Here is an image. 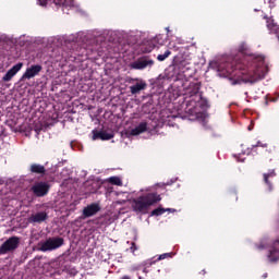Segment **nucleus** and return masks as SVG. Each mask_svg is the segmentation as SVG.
I'll use <instances>...</instances> for the list:
<instances>
[{"label": "nucleus", "instance_id": "b1692460", "mask_svg": "<svg viewBox=\"0 0 279 279\" xmlns=\"http://www.w3.org/2000/svg\"><path fill=\"white\" fill-rule=\"evenodd\" d=\"M165 258H171V253H163L156 260H165Z\"/></svg>", "mask_w": 279, "mask_h": 279}, {"label": "nucleus", "instance_id": "f8f14e48", "mask_svg": "<svg viewBox=\"0 0 279 279\" xmlns=\"http://www.w3.org/2000/svg\"><path fill=\"white\" fill-rule=\"evenodd\" d=\"M264 182L268 187V191H274V184H271V180L276 177V170H269L268 173H264Z\"/></svg>", "mask_w": 279, "mask_h": 279}, {"label": "nucleus", "instance_id": "dca6fc26", "mask_svg": "<svg viewBox=\"0 0 279 279\" xmlns=\"http://www.w3.org/2000/svg\"><path fill=\"white\" fill-rule=\"evenodd\" d=\"M45 166L40 163H33L31 165V173H37L38 175H45L46 173Z\"/></svg>", "mask_w": 279, "mask_h": 279}, {"label": "nucleus", "instance_id": "f257e3e1", "mask_svg": "<svg viewBox=\"0 0 279 279\" xmlns=\"http://www.w3.org/2000/svg\"><path fill=\"white\" fill-rule=\"evenodd\" d=\"M162 197L160 194L156 192H147L144 195H141L137 198L132 201V208L134 213H142V215H147V210L151 208V206H156L158 202H160Z\"/></svg>", "mask_w": 279, "mask_h": 279}, {"label": "nucleus", "instance_id": "2f4dec72", "mask_svg": "<svg viewBox=\"0 0 279 279\" xmlns=\"http://www.w3.org/2000/svg\"><path fill=\"white\" fill-rule=\"evenodd\" d=\"M166 31H167V32H170V31H169V27H167Z\"/></svg>", "mask_w": 279, "mask_h": 279}, {"label": "nucleus", "instance_id": "c756f323", "mask_svg": "<svg viewBox=\"0 0 279 279\" xmlns=\"http://www.w3.org/2000/svg\"><path fill=\"white\" fill-rule=\"evenodd\" d=\"M143 191H145V193H149V189L141 190L142 193H143Z\"/></svg>", "mask_w": 279, "mask_h": 279}, {"label": "nucleus", "instance_id": "423d86ee", "mask_svg": "<svg viewBox=\"0 0 279 279\" xmlns=\"http://www.w3.org/2000/svg\"><path fill=\"white\" fill-rule=\"evenodd\" d=\"M32 192L35 197H45L49 193V183L47 182H37L32 186Z\"/></svg>", "mask_w": 279, "mask_h": 279}, {"label": "nucleus", "instance_id": "4468645a", "mask_svg": "<svg viewBox=\"0 0 279 279\" xmlns=\"http://www.w3.org/2000/svg\"><path fill=\"white\" fill-rule=\"evenodd\" d=\"M47 213L45 211H40L37 214H34L29 217V221H32L33 223H43V221H47Z\"/></svg>", "mask_w": 279, "mask_h": 279}, {"label": "nucleus", "instance_id": "aec40b11", "mask_svg": "<svg viewBox=\"0 0 279 279\" xmlns=\"http://www.w3.org/2000/svg\"><path fill=\"white\" fill-rule=\"evenodd\" d=\"M110 184H113L114 186H123V181H121V178L119 177H111L109 178Z\"/></svg>", "mask_w": 279, "mask_h": 279}, {"label": "nucleus", "instance_id": "a878e982", "mask_svg": "<svg viewBox=\"0 0 279 279\" xmlns=\"http://www.w3.org/2000/svg\"><path fill=\"white\" fill-rule=\"evenodd\" d=\"M56 5H64L66 3V0H53Z\"/></svg>", "mask_w": 279, "mask_h": 279}, {"label": "nucleus", "instance_id": "412c9836", "mask_svg": "<svg viewBox=\"0 0 279 279\" xmlns=\"http://www.w3.org/2000/svg\"><path fill=\"white\" fill-rule=\"evenodd\" d=\"M169 56H171V50H166L163 54L157 56V60L159 62H165V60H167V58H169Z\"/></svg>", "mask_w": 279, "mask_h": 279}, {"label": "nucleus", "instance_id": "6ab92c4d", "mask_svg": "<svg viewBox=\"0 0 279 279\" xmlns=\"http://www.w3.org/2000/svg\"><path fill=\"white\" fill-rule=\"evenodd\" d=\"M191 92H190V96L193 97L197 94H199V90L202 88V85L199 83H194L191 85Z\"/></svg>", "mask_w": 279, "mask_h": 279}, {"label": "nucleus", "instance_id": "f3484780", "mask_svg": "<svg viewBox=\"0 0 279 279\" xmlns=\"http://www.w3.org/2000/svg\"><path fill=\"white\" fill-rule=\"evenodd\" d=\"M165 213H175V209H171V208H156L151 211V216L153 217H160V215H165Z\"/></svg>", "mask_w": 279, "mask_h": 279}, {"label": "nucleus", "instance_id": "4be33fe9", "mask_svg": "<svg viewBox=\"0 0 279 279\" xmlns=\"http://www.w3.org/2000/svg\"><path fill=\"white\" fill-rule=\"evenodd\" d=\"M151 265H156V260H154V259H148V260H146V262L144 263V269H143L144 274H148V272H149V270H147V268H148V267H151Z\"/></svg>", "mask_w": 279, "mask_h": 279}, {"label": "nucleus", "instance_id": "f03ea898", "mask_svg": "<svg viewBox=\"0 0 279 279\" xmlns=\"http://www.w3.org/2000/svg\"><path fill=\"white\" fill-rule=\"evenodd\" d=\"M240 78H231L232 86H236V84H256V82H260V80H265V71L263 68H247V70L243 69L241 72Z\"/></svg>", "mask_w": 279, "mask_h": 279}, {"label": "nucleus", "instance_id": "7c9ffc66", "mask_svg": "<svg viewBox=\"0 0 279 279\" xmlns=\"http://www.w3.org/2000/svg\"><path fill=\"white\" fill-rule=\"evenodd\" d=\"M202 274H203V275H206V270H202Z\"/></svg>", "mask_w": 279, "mask_h": 279}, {"label": "nucleus", "instance_id": "9d476101", "mask_svg": "<svg viewBox=\"0 0 279 279\" xmlns=\"http://www.w3.org/2000/svg\"><path fill=\"white\" fill-rule=\"evenodd\" d=\"M21 69H23V63H17L15 65H13L2 77L3 82H10L12 80V77H14V75H16V73H19V71H21Z\"/></svg>", "mask_w": 279, "mask_h": 279}, {"label": "nucleus", "instance_id": "1a4fd4ad", "mask_svg": "<svg viewBox=\"0 0 279 279\" xmlns=\"http://www.w3.org/2000/svg\"><path fill=\"white\" fill-rule=\"evenodd\" d=\"M147 66H154V60L143 59L131 63V69H134L136 71H143V69H147Z\"/></svg>", "mask_w": 279, "mask_h": 279}, {"label": "nucleus", "instance_id": "0eeeda50", "mask_svg": "<svg viewBox=\"0 0 279 279\" xmlns=\"http://www.w3.org/2000/svg\"><path fill=\"white\" fill-rule=\"evenodd\" d=\"M43 71V65L34 64L26 69L24 74L22 75V80H32V77H36Z\"/></svg>", "mask_w": 279, "mask_h": 279}, {"label": "nucleus", "instance_id": "5701e85b", "mask_svg": "<svg viewBox=\"0 0 279 279\" xmlns=\"http://www.w3.org/2000/svg\"><path fill=\"white\" fill-rule=\"evenodd\" d=\"M257 250H267V241H262L259 244H256Z\"/></svg>", "mask_w": 279, "mask_h": 279}, {"label": "nucleus", "instance_id": "9b49d317", "mask_svg": "<svg viewBox=\"0 0 279 279\" xmlns=\"http://www.w3.org/2000/svg\"><path fill=\"white\" fill-rule=\"evenodd\" d=\"M93 141H110L111 138H114V134L108 133L106 131H93Z\"/></svg>", "mask_w": 279, "mask_h": 279}, {"label": "nucleus", "instance_id": "39448f33", "mask_svg": "<svg viewBox=\"0 0 279 279\" xmlns=\"http://www.w3.org/2000/svg\"><path fill=\"white\" fill-rule=\"evenodd\" d=\"M128 84H134V82H137L136 84L130 86V93L132 95H138L141 90H145L147 88V83L143 78L138 77H129L126 78Z\"/></svg>", "mask_w": 279, "mask_h": 279}, {"label": "nucleus", "instance_id": "393cba45", "mask_svg": "<svg viewBox=\"0 0 279 279\" xmlns=\"http://www.w3.org/2000/svg\"><path fill=\"white\" fill-rule=\"evenodd\" d=\"M255 147H267V144H263V142L258 141L256 145L252 146V149H254Z\"/></svg>", "mask_w": 279, "mask_h": 279}, {"label": "nucleus", "instance_id": "ddd939ff", "mask_svg": "<svg viewBox=\"0 0 279 279\" xmlns=\"http://www.w3.org/2000/svg\"><path fill=\"white\" fill-rule=\"evenodd\" d=\"M98 210H100L99 205L92 204L84 208L83 215H84V217H93V216L97 215Z\"/></svg>", "mask_w": 279, "mask_h": 279}, {"label": "nucleus", "instance_id": "bb28decb", "mask_svg": "<svg viewBox=\"0 0 279 279\" xmlns=\"http://www.w3.org/2000/svg\"><path fill=\"white\" fill-rule=\"evenodd\" d=\"M130 250H131V252L135 253L136 250H138V247H136V243L132 242Z\"/></svg>", "mask_w": 279, "mask_h": 279}, {"label": "nucleus", "instance_id": "c85d7f7f", "mask_svg": "<svg viewBox=\"0 0 279 279\" xmlns=\"http://www.w3.org/2000/svg\"><path fill=\"white\" fill-rule=\"evenodd\" d=\"M122 279H132V277H130V276H128V275H124V276L122 277Z\"/></svg>", "mask_w": 279, "mask_h": 279}, {"label": "nucleus", "instance_id": "20e7f679", "mask_svg": "<svg viewBox=\"0 0 279 279\" xmlns=\"http://www.w3.org/2000/svg\"><path fill=\"white\" fill-rule=\"evenodd\" d=\"M39 245L40 252H53V250H58V247H62L64 245V239L50 238L45 242H41Z\"/></svg>", "mask_w": 279, "mask_h": 279}, {"label": "nucleus", "instance_id": "473e14b6", "mask_svg": "<svg viewBox=\"0 0 279 279\" xmlns=\"http://www.w3.org/2000/svg\"><path fill=\"white\" fill-rule=\"evenodd\" d=\"M264 278H267V274L264 275Z\"/></svg>", "mask_w": 279, "mask_h": 279}, {"label": "nucleus", "instance_id": "cd10ccee", "mask_svg": "<svg viewBox=\"0 0 279 279\" xmlns=\"http://www.w3.org/2000/svg\"><path fill=\"white\" fill-rule=\"evenodd\" d=\"M37 3L43 8L47 7V0H37Z\"/></svg>", "mask_w": 279, "mask_h": 279}, {"label": "nucleus", "instance_id": "a211bd4d", "mask_svg": "<svg viewBox=\"0 0 279 279\" xmlns=\"http://www.w3.org/2000/svg\"><path fill=\"white\" fill-rule=\"evenodd\" d=\"M238 51L240 53H243L244 56H252V52L250 51V46H247L246 43L240 44Z\"/></svg>", "mask_w": 279, "mask_h": 279}, {"label": "nucleus", "instance_id": "6e6552de", "mask_svg": "<svg viewBox=\"0 0 279 279\" xmlns=\"http://www.w3.org/2000/svg\"><path fill=\"white\" fill-rule=\"evenodd\" d=\"M269 263H278L279 260V239L276 240L269 248V254L267 255Z\"/></svg>", "mask_w": 279, "mask_h": 279}, {"label": "nucleus", "instance_id": "7ed1b4c3", "mask_svg": "<svg viewBox=\"0 0 279 279\" xmlns=\"http://www.w3.org/2000/svg\"><path fill=\"white\" fill-rule=\"evenodd\" d=\"M20 245H21V238L16 235L9 238L0 246V256L10 254V252H15V250H19Z\"/></svg>", "mask_w": 279, "mask_h": 279}, {"label": "nucleus", "instance_id": "2eb2a0df", "mask_svg": "<svg viewBox=\"0 0 279 279\" xmlns=\"http://www.w3.org/2000/svg\"><path fill=\"white\" fill-rule=\"evenodd\" d=\"M144 132H147V122H142L137 126H135L133 130H131V136H138Z\"/></svg>", "mask_w": 279, "mask_h": 279}]
</instances>
